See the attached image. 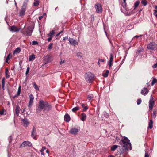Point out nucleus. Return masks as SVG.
Instances as JSON below:
<instances>
[{
	"label": "nucleus",
	"instance_id": "nucleus-1",
	"mask_svg": "<svg viewBox=\"0 0 157 157\" xmlns=\"http://www.w3.org/2000/svg\"><path fill=\"white\" fill-rule=\"evenodd\" d=\"M52 108L51 104L42 100H40L38 102V107L36 108V113H40L42 110L44 112H47L51 110Z\"/></svg>",
	"mask_w": 157,
	"mask_h": 157
},
{
	"label": "nucleus",
	"instance_id": "nucleus-2",
	"mask_svg": "<svg viewBox=\"0 0 157 157\" xmlns=\"http://www.w3.org/2000/svg\"><path fill=\"white\" fill-rule=\"evenodd\" d=\"M120 144L122 148L123 152L127 153L128 151V138L124 137L120 141Z\"/></svg>",
	"mask_w": 157,
	"mask_h": 157
},
{
	"label": "nucleus",
	"instance_id": "nucleus-3",
	"mask_svg": "<svg viewBox=\"0 0 157 157\" xmlns=\"http://www.w3.org/2000/svg\"><path fill=\"white\" fill-rule=\"evenodd\" d=\"M85 77L86 81L91 83L94 80L95 75L90 72H88L85 74Z\"/></svg>",
	"mask_w": 157,
	"mask_h": 157
},
{
	"label": "nucleus",
	"instance_id": "nucleus-4",
	"mask_svg": "<svg viewBox=\"0 0 157 157\" xmlns=\"http://www.w3.org/2000/svg\"><path fill=\"white\" fill-rule=\"evenodd\" d=\"M33 29L32 26H29L27 28L25 29L22 31V33L25 35L27 36H30L33 31Z\"/></svg>",
	"mask_w": 157,
	"mask_h": 157
},
{
	"label": "nucleus",
	"instance_id": "nucleus-5",
	"mask_svg": "<svg viewBox=\"0 0 157 157\" xmlns=\"http://www.w3.org/2000/svg\"><path fill=\"white\" fill-rule=\"evenodd\" d=\"M27 5V3L26 2H24L22 6L21 10L19 12V16L22 17L24 15L25 12L26 11Z\"/></svg>",
	"mask_w": 157,
	"mask_h": 157
},
{
	"label": "nucleus",
	"instance_id": "nucleus-6",
	"mask_svg": "<svg viewBox=\"0 0 157 157\" xmlns=\"http://www.w3.org/2000/svg\"><path fill=\"white\" fill-rule=\"evenodd\" d=\"M123 1L124 2L122 3V12L126 15H128V10L126 3V0H123Z\"/></svg>",
	"mask_w": 157,
	"mask_h": 157
},
{
	"label": "nucleus",
	"instance_id": "nucleus-7",
	"mask_svg": "<svg viewBox=\"0 0 157 157\" xmlns=\"http://www.w3.org/2000/svg\"><path fill=\"white\" fill-rule=\"evenodd\" d=\"M147 48L150 50H154L157 48V45L155 42H150L148 44Z\"/></svg>",
	"mask_w": 157,
	"mask_h": 157
},
{
	"label": "nucleus",
	"instance_id": "nucleus-8",
	"mask_svg": "<svg viewBox=\"0 0 157 157\" xmlns=\"http://www.w3.org/2000/svg\"><path fill=\"white\" fill-rule=\"evenodd\" d=\"M96 12L99 13H102V9L101 5L99 3H97L95 5Z\"/></svg>",
	"mask_w": 157,
	"mask_h": 157
},
{
	"label": "nucleus",
	"instance_id": "nucleus-9",
	"mask_svg": "<svg viewBox=\"0 0 157 157\" xmlns=\"http://www.w3.org/2000/svg\"><path fill=\"white\" fill-rule=\"evenodd\" d=\"M32 145V144L28 141H24L20 145L19 148L24 147L27 146L31 147Z\"/></svg>",
	"mask_w": 157,
	"mask_h": 157
},
{
	"label": "nucleus",
	"instance_id": "nucleus-10",
	"mask_svg": "<svg viewBox=\"0 0 157 157\" xmlns=\"http://www.w3.org/2000/svg\"><path fill=\"white\" fill-rule=\"evenodd\" d=\"M36 129L35 127L33 126V128L31 132V136L35 140H36Z\"/></svg>",
	"mask_w": 157,
	"mask_h": 157
},
{
	"label": "nucleus",
	"instance_id": "nucleus-11",
	"mask_svg": "<svg viewBox=\"0 0 157 157\" xmlns=\"http://www.w3.org/2000/svg\"><path fill=\"white\" fill-rule=\"evenodd\" d=\"M152 100L153 97L151 95V96L150 101L149 103V107L150 109L151 110L152 109L153 105L154 104V101H153Z\"/></svg>",
	"mask_w": 157,
	"mask_h": 157
},
{
	"label": "nucleus",
	"instance_id": "nucleus-12",
	"mask_svg": "<svg viewBox=\"0 0 157 157\" xmlns=\"http://www.w3.org/2000/svg\"><path fill=\"white\" fill-rule=\"evenodd\" d=\"M29 98L30 100L28 106L29 107H31L34 99V97L33 95L31 94L29 96Z\"/></svg>",
	"mask_w": 157,
	"mask_h": 157
},
{
	"label": "nucleus",
	"instance_id": "nucleus-13",
	"mask_svg": "<svg viewBox=\"0 0 157 157\" xmlns=\"http://www.w3.org/2000/svg\"><path fill=\"white\" fill-rule=\"evenodd\" d=\"M78 132V130L75 128H71L70 131V132L73 134H76Z\"/></svg>",
	"mask_w": 157,
	"mask_h": 157
},
{
	"label": "nucleus",
	"instance_id": "nucleus-14",
	"mask_svg": "<svg viewBox=\"0 0 157 157\" xmlns=\"http://www.w3.org/2000/svg\"><path fill=\"white\" fill-rule=\"evenodd\" d=\"M10 31L12 32H18L20 30V29L17 28L15 26H10Z\"/></svg>",
	"mask_w": 157,
	"mask_h": 157
},
{
	"label": "nucleus",
	"instance_id": "nucleus-15",
	"mask_svg": "<svg viewBox=\"0 0 157 157\" xmlns=\"http://www.w3.org/2000/svg\"><path fill=\"white\" fill-rule=\"evenodd\" d=\"M22 121L23 123V126L24 127H27L29 124V122L27 119H22Z\"/></svg>",
	"mask_w": 157,
	"mask_h": 157
},
{
	"label": "nucleus",
	"instance_id": "nucleus-16",
	"mask_svg": "<svg viewBox=\"0 0 157 157\" xmlns=\"http://www.w3.org/2000/svg\"><path fill=\"white\" fill-rule=\"evenodd\" d=\"M151 83H147V85L148 86H153L155 83L157 82V80L155 78L152 77L151 79Z\"/></svg>",
	"mask_w": 157,
	"mask_h": 157
},
{
	"label": "nucleus",
	"instance_id": "nucleus-17",
	"mask_svg": "<svg viewBox=\"0 0 157 157\" xmlns=\"http://www.w3.org/2000/svg\"><path fill=\"white\" fill-rule=\"evenodd\" d=\"M68 40L70 44L73 46H75L76 44V41L72 38H69Z\"/></svg>",
	"mask_w": 157,
	"mask_h": 157
},
{
	"label": "nucleus",
	"instance_id": "nucleus-18",
	"mask_svg": "<svg viewBox=\"0 0 157 157\" xmlns=\"http://www.w3.org/2000/svg\"><path fill=\"white\" fill-rule=\"evenodd\" d=\"M64 119L65 121L67 122H69L70 120V116L68 113L65 114L64 116Z\"/></svg>",
	"mask_w": 157,
	"mask_h": 157
},
{
	"label": "nucleus",
	"instance_id": "nucleus-19",
	"mask_svg": "<svg viewBox=\"0 0 157 157\" xmlns=\"http://www.w3.org/2000/svg\"><path fill=\"white\" fill-rule=\"evenodd\" d=\"M44 61L45 63H50L51 62L50 57L48 56H46L44 59Z\"/></svg>",
	"mask_w": 157,
	"mask_h": 157
},
{
	"label": "nucleus",
	"instance_id": "nucleus-20",
	"mask_svg": "<svg viewBox=\"0 0 157 157\" xmlns=\"http://www.w3.org/2000/svg\"><path fill=\"white\" fill-rule=\"evenodd\" d=\"M148 89H143L142 90L141 93L142 94L145 95L148 93Z\"/></svg>",
	"mask_w": 157,
	"mask_h": 157
},
{
	"label": "nucleus",
	"instance_id": "nucleus-21",
	"mask_svg": "<svg viewBox=\"0 0 157 157\" xmlns=\"http://www.w3.org/2000/svg\"><path fill=\"white\" fill-rule=\"evenodd\" d=\"M20 110L21 109L18 105L16 106L15 109V113L17 116L19 115Z\"/></svg>",
	"mask_w": 157,
	"mask_h": 157
},
{
	"label": "nucleus",
	"instance_id": "nucleus-22",
	"mask_svg": "<svg viewBox=\"0 0 157 157\" xmlns=\"http://www.w3.org/2000/svg\"><path fill=\"white\" fill-rule=\"evenodd\" d=\"M109 73V71L108 70H106L105 71H104L102 73V75L105 77H107Z\"/></svg>",
	"mask_w": 157,
	"mask_h": 157
},
{
	"label": "nucleus",
	"instance_id": "nucleus-23",
	"mask_svg": "<svg viewBox=\"0 0 157 157\" xmlns=\"http://www.w3.org/2000/svg\"><path fill=\"white\" fill-rule=\"evenodd\" d=\"M86 115L84 113H82L81 115V119L82 121H84L86 120Z\"/></svg>",
	"mask_w": 157,
	"mask_h": 157
},
{
	"label": "nucleus",
	"instance_id": "nucleus-24",
	"mask_svg": "<svg viewBox=\"0 0 157 157\" xmlns=\"http://www.w3.org/2000/svg\"><path fill=\"white\" fill-rule=\"evenodd\" d=\"M6 77V78H8L10 77L9 72V69L7 68L5 69V71Z\"/></svg>",
	"mask_w": 157,
	"mask_h": 157
},
{
	"label": "nucleus",
	"instance_id": "nucleus-25",
	"mask_svg": "<svg viewBox=\"0 0 157 157\" xmlns=\"http://www.w3.org/2000/svg\"><path fill=\"white\" fill-rule=\"evenodd\" d=\"M35 58V55L33 54L29 56V61H32L34 60Z\"/></svg>",
	"mask_w": 157,
	"mask_h": 157
},
{
	"label": "nucleus",
	"instance_id": "nucleus-26",
	"mask_svg": "<svg viewBox=\"0 0 157 157\" xmlns=\"http://www.w3.org/2000/svg\"><path fill=\"white\" fill-rule=\"evenodd\" d=\"M153 121L152 120H151L149 121V122L148 124V127L149 128L151 129L153 127Z\"/></svg>",
	"mask_w": 157,
	"mask_h": 157
},
{
	"label": "nucleus",
	"instance_id": "nucleus-27",
	"mask_svg": "<svg viewBox=\"0 0 157 157\" xmlns=\"http://www.w3.org/2000/svg\"><path fill=\"white\" fill-rule=\"evenodd\" d=\"M21 51V49L20 48L17 47L14 51V53H19Z\"/></svg>",
	"mask_w": 157,
	"mask_h": 157
},
{
	"label": "nucleus",
	"instance_id": "nucleus-28",
	"mask_svg": "<svg viewBox=\"0 0 157 157\" xmlns=\"http://www.w3.org/2000/svg\"><path fill=\"white\" fill-rule=\"evenodd\" d=\"M85 105L82 103L81 104V106L83 108V110L84 111H85L87 110L88 109V107L87 106H85Z\"/></svg>",
	"mask_w": 157,
	"mask_h": 157
},
{
	"label": "nucleus",
	"instance_id": "nucleus-29",
	"mask_svg": "<svg viewBox=\"0 0 157 157\" xmlns=\"http://www.w3.org/2000/svg\"><path fill=\"white\" fill-rule=\"evenodd\" d=\"M5 78L3 77L2 78V88H4L5 85Z\"/></svg>",
	"mask_w": 157,
	"mask_h": 157
},
{
	"label": "nucleus",
	"instance_id": "nucleus-30",
	"mask_svg": "<svg viewBox=\"0 0 157 157\" xmlns=\"http://www.w3.org/2000/svg\"><path fill=\"white\" fill-rule=\"evenodd\" d=\"M35 2L33 3L34 6H37L39 5V1L38 0H34Z\"/></svg>",
	"mask_w": 157,
	"mask_h": 157
},
{
	"label": "nucleus",
	"instance_id": "nucleus-31",
	"mask_svg": "<svg viewBox=\"0 0 157 157\" xmlns=\"http://www.w3.org/2000/svg\"><path fill=\"white\" fill-rule=\"evenodd\" d=\"M12 56L10 54H9L8 56L6 58V62L7 63H9V62H8V60H10V59L11 57Z\"/></svg>",
	"mask_w": 157,
	"mask_h": 157
},
{
	"label": "nucleus",
	"instance_id": "nucleus-32",
	"mask_svg": "<svg viewBox=\"0 0 157 157\" xmlns=\"http://www.w3.org/2000/svg\"><path fill=\"white\" fill-rule=\"evenodd\" d=\"M79 108L78 107H76L74 108H73L72 109V111L73 112H75L78 110H79Z\"/></svg>",
	"mask_w": 157,
	"mask_h": 157
},
{
	"label": "nucleus",
	"instance_id": "nucleus-33",
	"mask_svg": "<svg viewBox=\"0 0 157 157\" xmlns=\"http://www.w3.org/2000/svg\"><path fill=\"white\" fill-rule=\"evenodd\" d=\"M55 31L54 30H52L50 31L49 33L48 34V35L49 36H52L55 34Z\"/></svg>",
	"mask_w": 157,
	"mask_h": 157
},
{
	"label": "nucleus",
	"instance_id": "nucleus-34",
	"mask_svg": "<svg viewBox=\"0 0 157 157\" xmlns=\"http://www.w3.org/2000/svg\"><path fill=\"white\" fill-rule=\"evenodd\" d=\"M132 148L130 140L128 139V150H132Z\"/></svg>",
	"mask_w": 157,
	"mask_h": 157
},
{
	"label": "nucleus",
	"instance_id": "nucleus-35",
	"mask_svg": "<svg viewBox=\"0 0 157 157\" xmlns=\"http://www.w3.org/2000/svg\"><path fill=\"white\" fill-rule=\"evenodd\" d=\"M118 147V146L117 145H114L112 146L111 148V150L112 151H114Z\"/></svg>",
	"mask_w": 157,
	"mask_h": 157
},
{
	"label": "nucleus",
	"instance_id": "nucleus-36",
	"mask_svg": "<svg viewBox=\"0 0 157 157\" xmlns=\"http://www.w3.org/2000/svg\"><path fill=\"white\" fill-rule=\"evenodd\" d=\"M94 98V96L92 94H89L87 96V98L88 100L90 101L91 99Z\"/></svg>",
	"mask_w": 157,
	"mask_h": 157
},
{
	"label": "nucleus",
	"instance_id": "nucleus-37",
	"mask_svg": "<svg viewBox=\"0 0 157 157\" xmlns=\"http://www.w3.org/2000/svg\"><path fill=\"white\" fill-rule=\"evenodd\" d=\"M156 110L155 109H154L153 111V114L152 115V117L154 118H155L156 116Z\"/></svg>",
	"mask_w": 157,
	"mask_h": 157
},
{
	"label": "nucleus",
	"instance_id": "nucleus-38",
	"mask_svg": "<svg viewBox=\"0 0 157 157\" xmlns=\"http://www.w3.org/2000/svg\"><path fill=\"white\" fill-rule=\"evenodd\" d=\"M30 70V68L29 67V65L28 64L27 66V68L26 69V71L25 72V74L26 75H27L29 72Z\"/></svg>",
	"mask_w": 157,
	"mask_h": 157
},
{
	"label": "nucleus",
	"instance_id": "nucleus-39",
	"mask_svg": "<svg viewBox=\"0 0 157 157\" xmlns=\"http://www.w3.org/2000/svg\"><path fill=\"white\" fill-rule=\"evenodd\" d=\"M141 3L143 4L144 6H146L147 4V2L146 0H142Z\"/></svg>",
	"mask_w": 157,
	"mask_h": 157
},
{
	"label": "nucleus",
	"instance_id": "nucleus-40",
	"mask_svg": "<svg viewBox=\"0 0 157 157\" xmlns=\"http://www.w3.org/2000/svg\"><path fill=\"white\" fill-rule=\"evenodd\" d=\"M113 60V56L112 53L110 54V58L109 59V62H112Z\"/></svg>",
	"mask_w": 157,
	"mask_h": 157
},
{
	"label": "nucleus",
	"instance_id": "nucleus-41",
	"mask_svg": "<svg viewBox=\"0 0 157 157\" xmlns=\"http://www.w3.org/2000/svg\"><path fill=\"white\" fill-rule=\"evenodd\" d=\"M77 56L78 57L81 58L83 56V54L80 52H78L77 53Z\"/></svg>",
	"mask_w": 157,
	"mask_h": 157
},
{
	"label": "nucleus",
	"instance_id": "nucleus-42",
	"mask_svg": "<svg viewBox=\"0 0 157 157\" xmlns=\"http://www.w3.org/2000/svg\"><path fill=\"white\" fill-rule=\"evenodd\" d=\"M140 3V1H136L134 4V8H136L139 5Z\"/></svg>",
	"mask_w": 157,
	"mask_h": 157
},
{
	"label": "nucleus",
	"instance_id": "nucleus-43",
	"mask_svg": "<svg viewBox=\"0 0 157 157\" xmlns=\"http://www.w3.org/2000/svg\"><path fill=\"white\" fill-rule=\"evenodd\" d=\"M53 45V43H50L48 47V49H51L52 48V46Z\"/></svg>",
	"mask_w": 157,
	"mask_h": 157
},
{
	"label": "nucleus",
	"instance_id": "nucleus-44",
	"mask_svg": "<svg viewBox=\"0 0 157 157\" xmlns=\"http://www.w3.org/2000/svg\"><path fill=\"white\" fill-rule=\"evenodd\" d=\"M21 89H18V90L17 94L16 95L14 96V97H17V96H18L20 95V93H21Z\"/></svg>",
	"mask_w": 157,
	"mask_h": 157
},
{
	"label": "nucleus",
	"instance_id": "nucleus-45",
	"mask_svg": "<svg viewBox=\"0 0 157 157\" xmlns=\"http://www.w3.org/2000/svg\"><path fill=\"white\" fill-rule=\"evenodd\" d=\"M142 102L141 99H138L137 101V103L138 105L140 104Z\"/></svg>",
	"mask_w": 157,
	"mask_h": 157
},
{
	"label": "nucleus",
	"instance_id": "nucleus-46",
	"mask_svg": "<svg viewBox=\"0 0 157 157\" xmlns=\"http://www.w3.org/2000/svg\"><path fill=\"white\" fill-rule=\"evenodd\" d=\"M6 113H5L4 110H3L1 111H0V115H5Z\"/></svg>",
	"mask_w": 157,
	"mask_h": 157
},
{
	"label": "nucleus",
	"instance_id": "nucleus-47",
	"mask_svg": "<svg viewBox=\"0 0 157 157\" xmlns=\"http://www.w3.org/2000/svg\"><path fill=\"white\" fill-rule=\"evenodd\" d=\"M12 139H13V137L12 136H9V137L8 138V140H9V143H10L11 142Z\"/></svg>",
	"mask_w": 157,
	"mask_h": 157
},
{
	"label": "nucleus",
	"instance_id": "nucleus-48",
	"mask_svg": "<svg viewBox=\"0 0 157 157\" xmlns=\"http://www.w3.org/2000/svg\"><path fill=\"white\" fill-rule=\"evenodd\" d=\"M38 44V42L36 41H32V45H35Z\"/></svg>",
	"mask_w": 157,
	"mask_h": 157
},
{
	"label": "nucleus",
	"instance_id": "nucleus-49",
	"mask_svg": "<svg viewBox=\"0 0 157 157\" xmlns=\"http://www.w3.org/2000/svg\"><path fill=\"white\" fill-rule=\"evenodd\" d=\"M149 157V155L148 154V152L147 151H145V156L144 157Z\"/></svg>",
	"mask_w": 157,
	"mask_h": 157
},
{
	"label": "nucleus",
	"instance_id": "nucleus-50",
	"mask_svg": "<svg viewBox=\"0 0 157 157\" xmlns=\"http://www.w3.org/2000/svg\"><path fill=\"white\" fill-rule=\"evenodd\" d=\"M46 149V147H43L40 150V152H43L44 151V150Z\"/></svg>",
	"mask_w": 157,
	"mask_h": 157
},
{
	"label": "nucleus",
	"instance_id": "nucleus-51",
	"mask_svg": "<svg viewBox=\"0 0 157 157\" xmlns=\"http://www.w3.org/2000/svg\"><path fill=\"white\" fill-rule=\"evenodd\" d=\"M142 52V49H140L137 50V52H136V53H140Z\"/></svg>",
	"mask_w": 157,
	"mask_h": 157
},
{
	"label": "nucleus",
	"instance_id": "nucleus-52",
	"mask_svg": "<svg viewBox=\"0 0 157 157\" xmlns=\"http://www.w3.org/2000/svg\"><path fill=\"white\" fill-rule=\"evenodd\" d=\"M33 85L34 86V87L35 88H38L35 82L33 83Z\"/></svg>",
	"mask_w": 157,
	"mask_h": 157
},
{
	"label": "nucleus",
	"instance_id": "nucleus-53",
	"mask_svg": "<svg viewBox=\"0 0 157 157\" xmlns=\"http://www.w3.org/2000/svg\"><path fill=\"white\" fill-rule=\"evenodd\" d=\"M157 67V62L156 64H154V65H153L152 66V67L153 68H156Z\"/></svg>",
	"mask_w": 157,
	"mask_h": 157
},
{
	"label": "nucleus",
	"instance_id": "nucleus-54",
	"mask_svg": "<svg viewBox=\"0 0 157 157\" xmlns=\"http://www.w3.org/2000/svg\"><path fill=\"white\" fill-rule=\"evenodd\" d=\"M52 38V36H50V37L47 39V40L48 42H50Z\"/></svg>",
	"mask_w": 157,
	"mask_h": 157
},
{
	"label": "nucleus",
	"instance_id": "nucleus-55",
	"mask_svg": "<svg viewBox=\"0 0 157 157\" xmlns=\"http://www.w3.org/2000/svg\"><path fill=\"white\" fill-rule=\"evenodd\" d=\"M68 39V36H66L63 37V40H67Z\"/></svg>",
	"mask_w": 157,
	"mask_h": 157
},
{
	"label": "nucleus",
	"instance_id": "nucleus-56",
	"mask_svg": "<svg viewBox=\"0 0 157 157\" xmlns=\"http://www.w3.org/2000/svg\"><path fill=\"white\" fill-rule=\"evenodd\" d=\"M63 29L60 32L58 33L56 36H58L59 35H60L63 31Z\"/></svg>",
	"mask_w": 157,
	"mask_h": 157
},
{
	"label": "nucleus",
	"instance_id": "nucleus-57",
	"mask_svg": "<svg viewBox=\"0 0 157 157\" xmlns=\"http://www.w3.org/2000/svg\"><path fill=\"white\" fill-rule=\"evenodd\" d=\"M63 29L60 32L58 33L56 36H58L59 35H60L63 31Z\"/></svg>",
	"mask_w": 157,
	"mask_h": 157
},
{
	"label": "nucleus",
	"instance_id": "nucleus-58",
	"mask_svg": "<svg viewBox=\"0 0 157 157\" xmlns=\"http://www.w3.org/2000/svg\"><path fill=\"white\" fill-rule=\"evenodd\" d=\"M43 16H40L39 17V19L40 20L42 19L43 18Z\"/></svg>",
	"mask_w": 157,
	"mask_h": 157
},
{
	"label": "nucleus",
	"instance_id": "nucleus-59",
	"mask_svg": "<svg viewBox=\"0 0 157 157\" xmlns=\"http://www.w3.org/2000/svg\"><path fill=\"white\" fill-rule=\"evenodd\" d=\"M155 9H156L154 10V12H157V6H155Z\"/></svg>",
	"mask_w": 157,
	"mask_h": 157
},
{
	"label": "nucleus",
	"instance_id": "nucleus-60",
	"mask_svg": "<svg viewBox=\"0 0 157 157\" xmlns=\"http://www.w3.org/2000/svg\"><path fill=\"white\" fill-rule=\"evenodd\" d=\"M157 12H154V15H155L156 17L157 18Z\"/></svg>",
	"mask_w": 157,
	"mask_h": 157
},
{
	"label": "nucleus",
	"instance_id": "nucleus-61",
	"mask_svg": "<svg viewBox=\"0 0 157 157\" xmlns=\"http://www.w3.org/2000/svg\"><path fill=\"white\" fill-rule=\"evenodd\" d=\"M99 61H100L101 62H104L105 61V60H104V59H99Z\"/></svg>",
	"mask_w": 157,
	"mask_h": 157
},
{
	"label": "nucleus",
	"instance_id": "nucleus-62",
	"mask_svg": "<svg viewBox=\"0 0 157 157\" xmlns=\"http://www.w3.org/2000/svg\"><path fill=\"white\" fill-rule=\"evenodd\" d=\"M142 36V35H140L139 36H135V37H136V38H137V37H141Z\"/></svg>",
	"mask_w": 157,
	"mask_h": 157
},
{
	"label": "nucleus",
	"instance_id": "nucleus-63",
	"mask_svg": "<svg viewBox=\"0 0 157 157\" xmlns=\"http://www.w3.org/2000/svg\"><path fill=\"white\" fill-rule=\"evenodd\" d=\"M112 64V62H109V66L110 68L111 67Z\"/></svg>",
	"mask_w": 157,
	"mask_h": 157
},
{
	"label": "nucleus",
	"instance_id": "nucleus-64",
	"mask_svg": "<svg viewBox=\"0 0 157 157\" xmlns=\"http://www.w3.org/2000/svg\"><path fill=\"white\" fill-rule=\"evenodd\" d=\"M108 157H115L113 155H110L108 156Z\"/></svg>",
	"mask_w": 157,
	"mask_h": 157
}]
</instances>
